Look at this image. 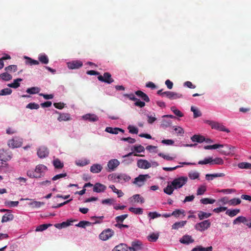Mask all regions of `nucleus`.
Masks as SVG:
<instances>
[{
  "label": "nucleus",
  "instance_id": "1",
  "mask_svg": "<svg viewBox=\"0 0 251 251\" xmlns=\"http://www.w3.org/2000/svg\"><path fill=\"white\" fill-rule=\"evenodd\" d=\"M204 123L210 126L212 129L225 131L227 133L230 132L229 130L226 128L223 124H220L217 122L210 120H206L204 121Z\"/></svg>",
  "mask_w": 251,
  "mask_h": 251
},
{
  "label": "nucleus",
  "instance_id": "2",
  "mask_svg": "<svg viewBox=\"0 0 251 251\" xmlns=\"http://www.w3.org/2000/svg\"><path fill=\"white\" fill-rule=\"evenodd\" d=\"M187 181L188 178L187 176H180L174 179L172 182V184L176 189L181 188L187 183Z\"/></svg>",
  "mask_w": 251,
  "mask_h": 251
},
{
  "label": "nucleus",
  "instance_id": "3",
  "mask_svg": "<svg viewBox=\"0 0 251 251\" xmlns=\"http://www.w3.org/2000/svg\"><path fill=\"white\" fill-rule=\"evenodd\" d=\"M12 157L11 151L7 149H0V160L1 161L6 162L10 160Z\"/></svg>",
  "mask_w": 251,
  "mask_h": 251
},
{
  "label": "nucleus",
  "instance_id": "4",
  "mask_svg": "<svg viewBox=\"0 0 251 251\" xmlns=\"http://www.w3.org/2000/svg\"><path fill=\"white\" fill-rule=\"evenodd\" d=\"M150 178V176L149 175H140L134 178L133 183L140 187L145 184L147 179Z\"/></svg>",
  "mask_w": 251,
  "mask_h": 251
},
{
  "label": "nucleus",
  "instance_id": "5",
  "mask_svg": "<svg viewBox=\"0 0 251 251\" xmlns=\"http://www.w3.org/2000/svg\"><path fill=\"white\" fill-rule=\"evenodd\" d=\"M210 226L211 223L209 220H206L196 224L195 227L196 230L202 232L209 228Z\"/></svg>",
  "mask_w": 251,
  "mask_h": 251
},
{
  "label": "nucleus",
  "instance_id": "6",
  "mask_svg": "<svg viewBox=\"0 0 251 251\" xmlns=\"http://www.w3.org/2000/svg\"><path fill=\"white\" fill-rule=\"evenodd\" d=\"M131 245V247H128L129 251H140L144 250V245L140 240L132 241Z\"/></svg>",
  "mask_w": 251,
  "mask_h": 251
},
{
  "label": "nucleus",
  "instance_id": "7",
  "mask_svg": "<svg viewBox=\"0 0 251 251\" xmlns=\"http://www.w3.org/2000/svg\"><path fill=\"white\" fill-rule=\"evenodd\" d=\"M114 231L112 229L107 228L102 231L99 235L100 239L106 241L113 236Z\"/></svg>",
  "mask_w": 251,
  "mask_h": 251
},
{
  "label": "nucleus",
  "instance_id": "8",
  "mask_svg": "<svg viewBox=\"0 0 251 251\" xmlns=\"http://www.w3.org/2000/svg\"><path fill=\"white\" fill-rule=\"evenodd\" d=\"M98 78L99 80L108 84H110L114 81L111 77V74L108 72L104 73L103 75H100L98 76Z\"/></svg>",
  "mask_w": 251,
  "mask_h": 251
},
{
  "label": "nucleus",
  "instance_id": "9",
  "mask_svg": "<svg viewBox=\"0 0 251 251\" xmlns=\"http://www.w3.org/2000/svg\"><path fill=\"white\" fill-rule=\"evenodd\" d=\"M68 67L70 69H77L82 66L83 63L79 60H74L67 63Z\"/></svg>",
  "mask_w": 251,
  "mask_h": 251
},
{
  "label": "nucleus",
  "instance_id": "10",
  "mask_svg": "<svg viewBox=\"0 0 251 251\" xmlns=\"http://www.w3.org/2000/svg\"><path fill=\"white\" fill-rule=\"evenodd\" d=\"M35 171L37 176H40V177H41L44 175L45 173L47 171V167L44 165L40 164L36 167Z\"/></svg>",
  "mask_w": 251,
  "mask_h": 251
},
{
  "label": "nucleus",
  "instance_id": "11",
  "mask_svg": "<svg viewBox=\"0 0 251 251\" xmlns=\"http://www.w3.org/2000/svg\"><path fill=\"white\" fill-rule=\"evenodd\" d=\"M137 166L141 169H147L151 167V164L147 160L139 159L137 161Z\"/></svg>",
  "mask_w": 251,
  "mask_h": 251
},
{
  "label": "nucleus",
  "instance_id": "12",
  "mask_svg": "<svg viewBox=\"0 0 251 251\" xmlns=\"http://www.w3.org/2000/svg\"><path fill=\"white\" fill-rule=\"evenodd\" d=\"M55 113L59 114L57 120L59 122L67 121L71 120L70 114L69 113H61L57 111H55Z\"/></svg>",
  "mask_w": 251,
  "mask_h": 251
},
{
  "label": "nucleus",
  "instance_id": "13",
  "mask_svg": "<svg viewBox=\"0 0 251 251\" xmlns=\"http://www.w3.org/2000/svg\"><path fill=\"white\" fill-rule=\"evenodd\" d=\"M179 242L183 244H189L194 242L192 237L189 235L186 234L182 236L179 240Z\"/></svg>",
  "mask_w": 251,
  "mask_h": 251
},
{
  "label": "nucleus",
  "instance_id": "14",
  "mask_svg": "<svg viewBox=\"0 0 251 251\" xmlns=\"http://www.w3.org/2000/svg\"><path fill=\"white\" fill-rule=\"evenodd\" d=\"M48 149L45 147H40L38 151L37 154L40 158H45L47 157L49 154Z\"/></svg>",
  "mask_w": 251,
  "mask_h": 251
},
{
  "label": "nucleus",
  "instance_id": "15",
  "mask_svg": "<svg viewBox=\"0 0 251 251\" xmlns=\"http://www.w3.org/2000/svg\"><path fill=\"white\" fill-rule=\"evenodd\" d=\"M106 189V186L100 183H96L93 186V191L97 193L103 192Z\"/></svg>",
  "mask_w": 251,
  "mask_h": 251
},
{
  "label": "nucleus",
  "instance_id": "16",
  "mask_svg": "<svg viewBox=\"0 0 251 251\" xmlns=\"http://www.w3.org/2000/svg\"><path fill=\"white\" fill-rule=\"evenodd\" d=\"M83 119L91 122H96L99 120L98 117L94 114H87L82 116Z\"/></svg>",
  "mask_w": 251,
  "mask_h": 251
},
{
  "label": "nucleus",
  "instance_id": "17",
  "mask_svg": "<svg viewBox=\"0 0 251 251\" xmlns=\"http://www.w3.org/2000/svg\"><path fill=\"white\" fill-rule=\"evenodd\" d=\"M8 146L10 148H18L21 146L22 143L19 141L17 139H12L8 141Z\"/></svg>",
  "mask_w": 251,
  "mask_h": 251
},
{
  "label": "nucleus",
  "instance_id": "18",
  "mask_svg": "<svg viewBox=\"0 0 251 251\" xmlns=\"http://www.w3.org/2000/svg\"><path fill=\"white\" fill-rule=\"evenodd\" d=\"M119 164V161L117 159H114L109 161L107 164V166L110 170L113 171L117 168Z\"/></svg>",
  "mask_w": 251,
  "mask_h": 251
},
{
  "label": "nucleus",
  "instance_id": "19",
  "mask_svg": "<svg viewBox=\"0 0 251 251\" xmlns=\"http://www.w3.org/2000/svg\"><path fill=\"white\" fill-rule=\"evenodd\" d=\"M224 146H225V145H222V144H214L213 145L205 146L204 147V149L205 150H213V149H218L219 148H223ZM225 146L227 147V148H229V149H231V148H232L233 149H234V148L233 147H230L229 146H228L227 145H226Z\"/></svg>",
  "mask_w": 251,
  "mask_h": 251
},
{
  "label": "nucleus",
  "instance_id": "20",
  "mask_svg": "<svg viewBox=\"0 0 251 251\" xmlns=\"http://www.w3.org/2000/svg\"><path fill=\"white\" fill-rule=\"evenodd\" d=\"M135 94L140 97L142 100H144L145 101L148 102L150 101V100L148 95L140 90H138L135 92Z\"/></svg>",
  "mask_w": 251,
  "mask_h": 251
},
{
  "label": "nucleus",
  "instance_id": "21",
  "mask_svg": "<svg viewBox=\"0 0 251 251\" xmlns=\"http://www.w3.org/2000/svg\"><path fill=\"white\" fill-rule=\"evenodd\" d=\"M191 139L193 142H196L198 143H202L205 140V138L204 136L201 135H194L192 137H191Z\"/></svg>",
  "mask_w": 251,
  "mask_h": 251
},
{
  "label": "nucleus",
  "instance_id": "22",
  "mask_svg": "<svg viewBox=\"0 0 251 251\" xmlns=\"http://www.w3.org/2000/svg\"><path fill=\"white\" fill-rule=\"evenodd\" d=\"M128 247L126 244L121 243L116 246L112 251H127Z\"/></svg>",
  "mask_w": 251,
  "mask_h": 251
},
{
  "label": "nucleus",
  "instance_id": "23",
  "mask_svg": "<svg viewBox=\"0 0 251 251\" xmlns=\"http://www.w3.org/2000/svg\"><path fill=\"white\" fill-rule=\"evenodd\" d=\"M182 97V95L178 93L169 91V94L167 95V98L170 100H175L179 99Z\"/></svg>",
  "mask_w": 251,
  "mask_h": 251
},
{
  "label": "nucleus",
  "instance_id": "24",
  "mask_svg": "<svg viewBox=\"0 0 251 251\" xmlns=\"http://www.w3.org/2000/svg\"><path fill=\"white\" fill-rule=\"evenodd\" d=\"M225 176L224 173H216L213 174H206L205 178L207 180H212L214 178L218 177H223Z\"/></svg>",
  "mask_w": 251,
  "mask_h": 251
},
{
  "label": "nucleus",
  "instance_id": "25",
  "mask_svg": "<svg viewBox=\"0 0 251 251\" xmlns=\"http://www.w3.org/2000/svg\"><path fill=\"white\" fill-rule=\"evenodd\" d=\"M105 131L108 133L115 134H118L119 131L124 132V130L122 128L119 127L112 128L111 127H107L105 129Z\"/></svg>",
  "mask_w": 251,
  "mask_h": 251
},
{
  "label": "nucleus",
  "instance_id": "26",
  "mask_svg": "<svg viewBox=\"0 0 251 251\" xmlns=\"http://www.w3.org/2000/svg\"><path fill=\"white\" fill-rule=\"evenodd\" d=\"M13 219L14 215L11 213V212L7 213L2 216L1 222L5 223L8 221H10L13 220Z\"/></svg>",
  "mask_w": 251,
  "mask_h": 251
},
{
  "label": "nucleus",
  "instance_id": "27",
  "mask_svg": "<svg viewBox=\"0 0 251 251\" xmlns=\"http://www.w3.org/2000/svg\"><path fill=\"white\" fill-rule=\"evenodd\" d=\"M102 169L100 164H96L93 165L90 168V171L93 173H99Z\"/></svg>",
  "mask_w": 251,
  "mask_h": 251
},
{
  "label": "nucleus",
  "instance_id": "28",
  "mask_svg": "<svg viewBox=\"0 0 251 251\" xmlns=\"http://www.w3.org/2000/svg\"><path fill=\"white\" fill-rule=\"evenodd\" d=\"M186 221H181L178 222H176L172 225L173 229H178L179 228L182 227L186 224Z\"/></svg>",
  "mask_w": 251,
  "mask_h": 251
},
{
  "label": "nucleus",
  "instance_id": "29",
  "mask_svg": "<svg viewBox=\"0 0 251 251\" xmlns=\"http://www.w3.org/2000/svg\"><path fill=\"white\" fill-rule=\"evenodd\" d=\"M25 58L26 59V64L32 66L38 65L39 64V62L38 61L34 60L29 57L25 56Z\"/></svg>",
  "mask_w": 251,
  "mask_h": 251
},
{
  "label": "nucleus",
  "instance_id": "30",
  "mask_svg": "<svg viewBox=\"0 0 251 251\" xmlns=\"http://www.w3.org/2000/svg\"><path fill=\"white\" fill-rule=\"evenodd\" d=\"M240 212V209H235L233 210L228 209L226 210V213L229 216L232 217L236 216Z\"/></svg>",
  "mask_w": 251,
  "mask_h": 251
},
{
  "label": "nucleus",
  "instance_id": "31",
  "mask_svg": "<svg viewBox=\"0 0 251 251\" xmlns=\"http://www.w3.org/2000/svg\"><path fill=\"white\" fill-rule=\"evenodd\" d=\"M4 205L6 206H8L9 207H13L17 206L19 204V201H9L6 200L5 201Z\"/></svg>",
  "mask_w": 251,
  "mask_h": 251
},
{
  "label": "nucleus",
  "instance_id": "32",
  "mask_svg": "<svg viewBox=\"0 0 251 251\" xmlns=\"http://www.w3.org/2000/svg\"><path fill=\"white\" fill-rule=\"evenodd\" d=\"M119 181H128L130 179V177L125 174H121L117 176Z\"/></svg>",
  "mask_w": 251,
  "mask_h": 251
},
{
  "label": "nucleus",
  "instance_id": "33",
  "mask_svg": "<svg viewBox=\"0 0 251 251\" xmlns=\"http://www.w3.org/2000/svg\"><path fill=\"white\" fill-rule=\"evenodd\" d=\"M211 213L204 212L202 211H199L198 213V217L201 220H202L205 218H209L211 216Z\"/></svg>",
  "mask_w": 251,
  "mask_h": 251
},
{
  "label": "nucleus",
  "instance_id": "34",
  "mask_svg": "<svg viewBox=\"0 0 251 251\" xmlns=\"http://www.w3.org/2000/svg\"><path fill=\"white\" fill-rule=\"evenodd\" d=\"M22 81V78H17L16 79H15L13 83L8 84V86L11 88H17L20 86V84L19 83V82Z\"/></svg>",
  "mask_w": 251,
  "mask_h": 251
},
{
  "label": "nucleus",
  "instance_id": "35",
  "mask_svg": "<svg viewBox=\"0 0 251 251\" xmlns=\"http://www.w3.org/2000/svg\"><path fill=\"white\" fill-rule=\"evenodd\" d=\"M246 222H247V219L246 217L243 216H239L233 221V224L234 225H236L238 223H242L245 224Z\"/></svg>",
  "mask_w": 251,
  "mask_h": 251
},
{
  "label": "nucleus",
  "instance_id": "36",
  "mask_svg": "<svg viewBox=\"0 0 251 251\" xmlns=\"http://www.w3.org/2000/svg\"><path fill=\"white\" fill-rule=\"evenodd\" d=\"M159 237V234L158 233H152L149 235L147 238L148 240L150 242H156Z\"/></svg>",
  "mask_w": 251,
  "mask_h": 251
},
{
  "label": "nucleus",
  "instance_id": "37",
  "mask_svg": "<svg viewBox=\"0 0 251 251\" xmlns=\"http://www.w3.org/2000/svg\"><path fill=\"white\" fill-rule=\"evenodd\" d=\"M240 169H251V164L248 162H241L238 164Z\"/></svg>",
  "mask_w": 251,
  "mask_h": 251
},
{
  "label": "nucleus",
  "instance_id": "38",
  "mask_svg": "<svg viewBox=\"0 0 251 251\" xmlns=\"http://www.w3.org/2000/svg\"><path fill=\"white\" fill-rule=\"evenodd\" d=\"M174 189L175 188L171 184V185H168L164 189V192L166 194L171 195L173 194Z\"/></svg>",
  "mask_w": 251,
  "mask_h": 251
},
{
  "label": "nucleus",
  "instance_id": "39",
  "mask_svg": "<svg viewBox=\"0 0 251 251\" xmlns=\"http://www.w3.org/2000/svg\"><path fill=\"white\" fill-rule=\"evenodd\" d=\"M129 210L135 214L141 215L143 214V209L141 208L130 207Z\"/></svg>",
  "mask_w": 251,
  "mask_h": 251
},
{
  "label": "nucleus",
  "instance_id": "40",
  "mask_svg": "<svg viewBox=\"0 0 251 251\" xmlns=\"http://www.w3.org/2000/svg\"><path fill=\"white\" fill-rule=\"evenodd\" d=\"M92 225V223L86 221H80L76 225V226L85 228L86 226H90Z\"/></svg>",
  "mask_w": 251,
  "mask_h": 251
},
{
  "label": "nucleus",
  "instance_id": "41",
  "mask_svg": "<svg viewBox=\"0 0 251 251\" xmlns=\"http://www.w3.org/2000/svg\"><path fill=\"white\" fill-rule=\"evenodd\" d=\"M40 90V88H39L38 87H33L27 89L26 92L27 93L30 94H35L38 93L39 92Z\"/></svg>",
  "mask_w": 251,
  "mask_h": 251
},
{
  "label": "nucleus",
  "instance_id": "42",
  "mask_svg": "<svg viewBox=\"0 0 251 251\" xmlns=\"http://www.w3.org/2000/svg\"><path fill=\"white\" fill-rule=\"evenodd\" d=\"M39 60L44 64H47L49 63V60L48 56L45 55H41L38 57Z\"/></svg>",
  "mask_w": 251,
  "mask_h": 251
},
{
  "label": "nucleus",
  "instance_id": "43",
  "mask_svg": "<svg viewBox=\"0 0 251 251\" xmlns=\"http://www.w3.org/2000/svg\"><path fill=\"white\" fill-rule=\"evenodd\" d=\"M51 224H42L37 226L36 228V231H42L47 229L49 226H51Z\"/></svg>",
  "mask_w": 251,
  "mask_h": 251
},
{
  "label": "nucleus",
  "instance_id": "44",
  "mask_svg": "<svg viewBox=\"0 0 251 251\" xmlns=\"http://www.w3.org/2000/svg\"><path fill=\"white\" fill-rule=\"evenodd\" d=\"M224 162V160L221 157H216L215 159L212 158L211 165H223Z\"/></svg>",
  "mask_w": 251,
  "mask_h": 251
},
{
  "label": "nucleus",
  "instance_id": "45",
  "mask_svg": "<svg viewBox=\"0 0 251 251\" xmlns=\"http://www.w3.org/2000/svg\"><path fill=\"white\" fill-rule=\"evenodd\" d=\"M53 163L54 167L56 169H62L64 166L63 163L58 159L54 160Z\"/></svg>",
  "mask_w": 251,
  "mask_h": 251
},
{
  "label": "nucleus",
  "instance_id": "46",
  "mask_svg": "<svg viewBox=\"0 0 251 251\" xmlns=\"http://www.w3.org/2000/svg\"><path fill=\"white\" fill-rule=\"evenodd\" d=\"M0 77L1 79L5 81H8L12 79V76L7 73H3L0 75Z\"/></svg>",
  "mask_w": 251,
  "mask_h": 251
},
{
  "label": "nucleus",
  "instance_id": "47",
  "mask_svg": "<svg viewBox=\"0 0 251 251\" xmlns=\"http://www.w3.org/2000/svg\"><path fill=\"white\" fill-rule=\"evenodd\" d=\"M191 110L193 112L194 118H197L201 116V113L198 109L195 108L194 106H191Z\"/></svg>",
  "mask_w": 251,
  "mask_h": 251
},
{
  "label": "nucleus",
  "instance_id": "48",
  "mask_svg": "<svg viewBox=\"0 0 251 251\" xmlns=\"http://www.w3.org/2000/svg\"><path fill=\"white\" fill-rule=\"evenodd\" d=\"M133 199L135 200V201L137 202H140L141 203H143L145 202L144 199L143 197H141L139 194H135L132 196Z\"/></svg>",
  "mask_w": 251,
  "mask_h": 251
},
{
  "label": "nucleus",
  "instance_id": "49",
  "mask_svg": "<svg viewBox=\"0 0 251 251\" xmlns=\"http://www.w3.org/2000/svg\"><path fill=\"white\" fill-rule=\"evenodd\" d=\"M201 202L203 204H213L215 202V200L209 198H203L201 200Z\"/></svg>",
  "mask_w": 251,
  "mask_h": 251
},
{
  "label": "nucleus",
  "instance_id": "50",
  "mask_svg": "<svg viewBox=\"0 0 251 251\" xmlns=\"http://www.w3.org/2000/svg\"><path fill=\"white\" fill-rule=\"evenodd\" d=\"M127 217L128 214H124L118 216L115 218V221L117 223H122Z\"/></svg>",
  "mask_w": 251,
  "mask_h": 251
},
{
  "label": "nucleus",
  "instance_id": "51",
  "mask_svg": "<svg viewBox=\"0 0 251 251\" xmlns=\"http://www.w3.org/2000/svg\"><path fill=\"white\" fill-rule=\"evenodd\" d=\"M229 204L230 205H236L239 204L241 202V201L239 198H234L229 201Z\"/></svg>",
  "mask_w": 251,
  "mask_h": 251
},
{
  "label": "nucleus",
  "instance_id": "52",
  "mask_svg": "<svg viewBox=\"0 0 251 251\" xmlns=\"http://www.w3.org/2000/svg\"><path fill=\"white\" fill-rule=\"evenodd\" d=\"M171 110L173 112V113L176 116L182 117L183 116V113L178 109H176L175 106H172L171 108Z\"/></svg>",
  "mask_w": 251,
  "mask_h": 251
},
{
  "label": "nucleus",
  "instance_id": "53",
  "mask_svg": "<svg viewBox=\"0 0 251 251\" xmlns=\"http://www.w3.org/2000/svg\"><path fill=\"white\" fill-rule=\"evenodd\" d=\"M12 91L10 88H4L0 91V96H5L11 94Z\"/></svg>",
  "mask_w": 251,
  "mask_h": 251
},
{
  "label": "nucleus",
  "instance_id": "54",
  "mask_svg": "<svg viewBox=\"0 0 251 251\" xmlns=\"http://www.w3.org/2000/svg\"><path fill=\"white\" fill-rule=\"evenodd\" d=\"M212 162V157L206 158L203 160L199 161L198 162V164L200 165H205L207 164H210L211 165Z\"/></svg>",
  "mask_w": 251,
  "mask_h": 251
},
{
  "label": "nucleus",
  "instance_id": "55",
  "mask_svg": "<svg viewBox=\"0 0 251 251\" xmlns=\"http://www.w3.org/2000/svg\"><path fill=\"white\" fill-rule=\"evenodd\" d=\"M27 175L30 178H40V176H37L35 171L29 170L27 172Z\"/></svg>",
  "mask_w": 251,
  "mask_h": 251
},
{
  "label": "nucleus",
  "instance_id": "56",
  "mask_svg": "<svg viewBox=\"0 0 251 251\" xmlns=\"http://www.w3.org/2000/svg\"><path fill=\"white\" fill-rule=\"evenodd\" d=\"M206 190V187L203 185L201 186L198 188L197 192V195H203Z\"/></svg>",
  "mask_w": 251,
  "mask_h": 251
},
{
  "label": "nucleus",
  "instance_id": "57",
  "mask_svg": "<svg viewBox=\"0 0 251 251\" xmlns=\"http://www.w3.org/2000/svg\"><path fill=\"white\" fill-rule=\"evenodd\" d=\"M26 108H29L30 109H37L39 108V104L35 103V102H31L28 103L26 106Z\"/></svg>",
  "mask_w": 251,
  "mask_h": 251
},
{
  "label": "nucleus",
  "instance_id": "58",
  "mask_svg": "<svg viewBox=\"0 0 251 251\" xmlns=\"http://www.w3.org/2000/svg\"><path fill=\"white\" fill-rule=\"evenodd\" d=\"M127 128L129 130V133L131 134H137L138 132V129L134 126L129 125Z\"/></svg>",
  "mask_w": 251,
  "mask_h": 251
},
{
  "label": "nucleus",
  "instance_id": "59",
  "mask_svg": "<svg viewBox=\"0 0 251 251\" xmlns=\"http://www.w3.org/2000/svg\"><path fill=\"white\" fill-rule=\"evenodd\" d=\"M134 150L138 153L143 152L145 151L144 147L140 145L134 146Z\"/></svg>",
  "mask_w": 251,
  "mask_h": 251
},
{
  "label": "nucleus",
  "instance_id": "60",
  "mask_svg": "<svg viewBox=\"0 0 251 251\" xmlns=\"http://www.w3.org/2000/svg\"><path fill=\"white\" fill-rule=\"evenodd\" d=\"M70 225V223L69 222H64L61 224H57L55 225V226L57 228L65 227Z\"/></svg>",
  "mask_w": 251,
  "mask_h": 251
},
{
  "label": "nucleus",
  "instance_id": "61",
  "mask_svg": "<svg viewBox=\"0 0 251 251\" xmlns=\"http://www.w3.org/2000/svg\"><path fill=\"white\" fill-rule=\"evenodd\" d=\"M5 70L7 72H11L13 71V72H16L17 70V66L15 65H9L5 68Z\"/></svg>",
  "mask_w": 251,
  "mask_h": 251
},
{
  "label": "nucleus",
  "instance_id": "62",
  "mask_svg": "<svg viewBox=\"0 0 251 251\" xmlns=\"http://www.w3.org/2000/svg\"><path fill=\"white\" fill-rule=\"evenodd\" d=\"M189 177L191 179H197L199 177V174L198 172H190L189 174Z\"/></svg>",
  "mask_w": 251,
  "mask_h": 251
},
{
  "label": "nucleus",
  "instance_id": "63",
  "mask_svg": "<svg viewBox=\"0 0 251 251\" xmlns=\"http://www.w3.org/2000/svg\"><path fill=\"white\" fill-rule=\"evenodd\" d=\"M44 204V202L37 201H34L30 203V205H31L33 207H40Z\"/></svg>",
  "mask_w": 251,
  "mask_h": 251
},
{
  "label": "nucleus",
  "instance_id": "64",
  "mask_svg": "<svg viewBox=\"0 0 251 251\" xmlns=\"http://www.w3.org/2000/svg\"><path fill=\"white\" fill-rule=\"evenodd\" d=\"M148 216L149 217H151V219H154L155 218L160 217L161 214L157 213L156 212H151L148 214Z\"/></svg>",
  "mask_w": 251,
  "mask_h": 251
}]
</instances>
